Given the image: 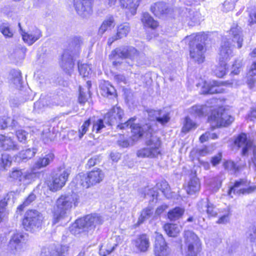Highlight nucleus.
<instances>
[{"label": "nucleus", "mask_w": 256, "mask_h": 256, "mask_svg": "<svg viewBox=\"0 0 256 256\" xmlns=\"http://www.w3.org/2000/svg\"><path fill=\"white\" fill-rule=\"evenodd\" d=\"M78 196L75 193L62 195L57 200L54 211V224L64 218L70 211L74 204L76 206L79 202Z\"/></svg>", "instance_id": "f257e3e1"}, {"label": "nucleus", "mask_w": 256, "mask_h": 256, "mask_svg": "<svg viewBox=\"0 0 256 256\" xmlns=\"http://www.w3.org/2000/svg\"><path fill=\"white\" fill-rule=\"evenodd\" d=\"M152 129L151 128L150 132L146 131L144 132L147 139L146 141V147L137 151L136 156L138 157L154 158L160 154V138L152 134Z\"/></svg>", "instance_id": "f03ea898"}, {"label": "nucleus", "mask_w": 256, "mask_h": 256, "mask_svg": "<svg viewBox=\"0 0 256 256\" xmlns=\"http://www.w3.org/2000/svg\"><path fill=\"white\" fill-rule=\"evenodd\" d=\"M186 40L189 41L190 56L198 64L204 62V53L206 49L204 48L205 36L203 34H192L187 36Z\"/></svg>", "instance_id": "7ed1b4c3"}, {"label": "nucleus", "mask_w": 256, "mask_h": 256, "mask_svg": "<svg viewBox=\"0 0 256 256\" xmlns=\"http://www.w3.org/2000/svg\"><path fill=\"white\" fill-rule=\"evenodd\" d=\"M102 223L101 217L98 214L88 215L76 220L75 223L70 228V230L72 234L76 235L82 231L93 229L96 224Z\"/></svg>", "instance_id": "20e7f679"}, {"label": "nucleus", "mask_w": 256, "mask_h": 256, "mask_svg": "<svg viewBox=\"0 0 256 256\" xmlns=\"http://www.w3.org/2000/svg\"><path fill=\"white\" fill-rule=\"evenodd\" d=\"M185 248V256H200L202 251V243L198 237L191 230H185L184 232Z\"/></svg>", "instance_id": "39448f33"}, {"label": "nucleus", "mask_w": 256, "mask_h": 256, "mask_svg": "<svg viewBox=\"0 0 256 256\" xmlns=\"http://www.w3.org/2000/svg\"><path fill=\"white\" fill-rule=\"evenodd\" d=\"M42 220V214L40 212L29 210L24 214L22 225L26 230L34 232L41 228Z\"/></svg>", "instance_id": "423d86ee"}, {"label": "nucleus", "mask_w": 256, "mask_h": 256, "mask_svg": "<svg viewBox=\"0 0 256 256\" xmlns=\"http://www.w3.org/2000/svg\"><path fill=\"white\" fill-rule=\"evenodd\" d=\"M136 118H132L124 122H122L123 120L118 122L117 128L120 130L125 129L128 126L131 128L132 134V138L134 140H138L140 138L144 135V132L146 131H151V126L148 124H146L142 126L139 124H134Z\"/></svg>", "instance_id": "0eeeda50"}, {"label": "nucleus", "mask_w": 256, "mask_h": 256, "mask_svg": "<svg viewBox=\"0 0 256 256\" xmlns=\"http://www.w3.org/2000/svg\"><path fill=\"white\" fill-rule=\"evenodd\" d=\"M142 54H138V50L132 46H126L116 48L112 51L110 55L112 59L117 58H130L131 60H136L138 64H140V58L144 57Z\"/></svg>", "instance_id": "6e6552de"}, {"label": "nucleus", "mask_w": 256, "mask_h": 256, "mask_svg": "<svg viewBox=\"0 0 256 256\" xmlns=\"http://www.w3.org/2000/svg\"><path fill=\"white\" fill-rule=\"evenodd\" d=\"M208 119L210 122H214L216 126H227L234 120L232 116L222 110L213 112Z\"/></svg>", "instance_id": "1a4fd4ad"}, {"label": "nucleus", "mask_w": 256, "mask_h": 256, "mask_svg": "<svg viewBox=\"0 0 256 256\" xmlns=\"http://www.w3.org/2000/svg\"><path fill=\"white\" fill-rule=\"evenodd\" d=\"M27 236L22 233L14 234L11 237L8 246L10 253L14 254H19L22 250L26 240Z\"/></svg>", "instance_id": "9d476101"}, {"label": "nucleus", "mask_w": 256, "mask_h": 256, "mask_svg": "<svg viewBox=\"0 0 256 256\" xmlns=\"http://www.w3.org/2000/svg\"><path fill=\"white\" fill-rule=\"evenodd\" d=\"M34 174L24 169L13 168L8 174L10 181H18L24 184H28L34 178Z\"/></svg>", "instance_id": "9b49d317"}, {"label": "nucleus", "mask_w": 256, "mask_h": 256, "mask_svg": "<svg viewBox=\"0 0 256 256\" xmlns=\"http://www.w3.org/2000/svg\"><path fill=\"white\" fill-rule=\"evenodd\" d=\"M236 82L234 80H228L224 82L213 81L212 82H205L202 88V92L203 94H214L222 93V90L220 88V85H225L232 87L236 85Z\"/></svg>", "instance_id": "f8f14e48"}, {"label": "nucleus", "mask_w": 256, "mask_h": 256, "mask_svg": "<svg viewBox=\"0 0 256 256\" xmlns=\"http://www.w3.org/2000/svg\"><path fill=\"white\" fill-rule=\"evenodd\" d=\"M256 190L254 186H250V182L246 179H240L235 182L234 185L229 190V194L232 192L238 195L249 194Z\"/></svg>", "instance_id": "ddd939ff"}, {"label": "nucleus", "mask_w": 256, "mask_h": 256, "mask_svg": "<svg viewBox=\"0 0 256 256\" xmlns=\"http://www.w3.org/2000/svg\"><path fill=\"white\" fill-rule=\"evenodd\" d=\"M70 53V50H65L60 60V66L68 74H70L74 66V60L78 57Z\"/></svg>", "instance_id": "4468645a"}, {"label": "nucleus", "mask_w": 256, "mask_h": 256, "mask_svg": "<svg viewBox=\"0 0 256 256\" xmlns=\"http://www.w3.org/2000/svg\"><path fill=\"white\" fill-rule=\"evenodd\" d=\"M74 6L78 14L87 18L92 13V0H74Z\"/></svg>", "instance_id": "2eb2a0df"}, {"label": "nucleus", "mask_w": 256, "mask_h": 256, "mask_svg": "<svg viewBox=\"0 0 256 256\" xmlns=\"http://www.w3.org/2000/svg\"><path fill=\"white\" fill-rule=\"evenodd\" d=\"M124 115V111L120 106H114L106 114L104 120L106 124L112 126L122 121Z\"/></svg>", "instance_id": "dca6fc26"}, {"label": "nucleus", "mask_w": 256, "mask_h": 256, "mask_svg": "<svg viewBox=\"0 0 256 256\" xmlns=\"http://www.w3.org/2000/svg\"><path fill=\"white\" fill-rule=\"evenodd\" d=\"M70 174V171L65 168H60L58 172L53 178L52 183L50 187L51 190L56 192L63 187Z\"/></svg>", "instance_id": "f3484780"}, {"label": "nucleus", "mask_w": 256, "mask_h": 256, "mask_svg": "<svg viewBox=\"0 0 256 256\" xmlns=\"http://www.w3.org/2000/svg\"><path fill=\"white\" fill-rule=\"evenodd\" d=\"M68 247L66 246H56L54 245L42 248V256H66L68 254Z\"/></svg>", "instance_id": "a211bd4d"}, {"label": "nucleus", "mask_w": 256, "mask_h": 256, "mask_svg": "<svg viewBox=\"0 0 256 256\" xmlns=\"http://www.w3.org/2000/svg\"><path fill=\"white\" fill-rule=\"evenodd\" d=\"M155 256H168V246L162 235L156 232V240L154 247Z\"/></svg>", "instance_id": "6ab92c4d"}, {"label": "nucleus", "mask_w": 256, "mask_h": 256, "mask_svg": "<svg viewBox=\"0 0 256 256\" xmlns=\"http://www.w3.org/2000/svg\"><path fill=\"white\" fill-rule=\"evenodd\" d=\"M198 207L200 212H206L209 216L216 217L218 214V208L209 201L208 198L199 201L198 203Z\"/></svg>", "instance_id": "aec40b11"}, {"label": "nucleus", "mask_w": 256, "mask_h": 256, "mask_svg": "<svg viewBox=\"0 0 256 256\" xmlns=\"http://www.w3.org/2000/svg\"><path fill=\"white\" fill-rule=\"evenodd\" d=\"M219 54L220 60H226L232 56V49L231 43L229 39L223 37L220 46V48Z\"/></svg>", "instance_id": "412c9836"}, {"label": "nucleus", "mask_w": 256, "mask_h": 256, "mask_svg": "<svg viewBox=\"0 0 256 256\" xmlns=\"http://www.w3.org/2000/svg\"><path fill=\"white\" fill-rule=\"evenodd\" d=\"M234 144L238 148H242V154L244 156L248 154L249 148L252 146L251 142L248 140L246 135L243 133L237 137Z\"/></svg>", "instance_id": "4be33fe9"}, {"label": "nucleus", "mask_w": 256, "mask_h": 256, "mask_svg": "<svg viewBox=\"0 0 256 256\" xmlns=\"http://www.w3.org/2000/svg\"><path fill=\"white\" fill-rule=\"evenodd\" d=\"M100 88V94L104 96L110 98L116 96V90L108 82H103Z\"/></svg>", "instance_id": "5701e85b"}, {"label": "nucleus", "mask_w": 256, "mask_h": 256, "mask_svg": "<svg viewBox=\"0 0 256 256\" xmlns=\"http://www.w3.org/2000/svg\"><path fill=\"white\" fill-rule=\"evenodd\" d=\"M41 31L38 28H34L33 30L24 32L22 34L24 42L29 45H32L42 36Z\"/></svg>", "instance_id": "b1692460"}, {"label": "nucleus", "mask_w": 256, "mask_h": 256, "mask_svg": "<svg viewBox=\"0 0 256 256\" xmlns=\"http://www.w3.org/2000/svg\"><path fill=\"white\" fill-rule=\"evenodd\" d=\"M134 246L141 252H146L150 246L148 238L146 234H142L133 242Z\"/></svg>", "instance_id": "393cba45"}, {"label": "nucleus", "mask_w": 256, "mask_h": 256, "mask_svg": "<svg viewBox=\"0 0 256 256\" xmlns=\"http://www.w3.org/2000/svg\"><path fill=\"white\" fill-rule=\"evenodd\" d=\"M0 146L4 150H17L18 146L10 137L0 135Z\"/></svg>", "instance_id": "a878e982"}, {"label": "nucleus", "mask_w": 256, "mask_h": 256, "mask_svg": "<svg viewBox=\"0 0 256 256\" xmlns=\"http://www.w3.org/2000/svg\"><path fill=\"white\" fill-rule=\"evenodd\" d=\"M88 174L89 177L88 180L90 181V183L92 186L100 183L104 178V172L99 168L92 170L88 172Z\"/></svg>", "instance_id": "bb28decb"}, {"label": "nucleus", "mask_w": 256, "mask_h": 256, "mask_svg": "<svg viewBox=\"0 0 256 256\" xmlns=\"http://www.w3.org/2000/svg\"><path fill=\"white\" fill-rule=\"evenodd\" d=\"M230 34L232 38V40L236 42L238 48H240L243 42L241 28L238 26L232 27L230 30Z\"/></svg>", "instance_id": "cd10ccee"}, {"label": "nucleus", "mask_w": 256, "mask_h": 256, "mask_svg": "<svg viewBox=\"0 0 256 256\" xmlns=\"http://www.w3.org/2000/svg\"><path fill=\"white\" fill-rule=\"evenodd\" d=\"M82 43L81 38L76 36L72 39L68 48L66 50H70V53L74 56H78L80 51V46Z\"/></svg>", "instance_id": "c85d7f7f"}, {"label": "nucleus", "mask_w": 256, "mask_h": 256, "mask_svg": "<svg viewBox=\"0 0 256 256\" xmlns=\"http://www.w3.org/2000/svg\"><path fill=\"white\" fill-rule=\"evenodd\" d=\"M120 6L123 8L128 10L132 15L136 14V10L138 7L140 0H120Z\"/></svg>", "instance_id": "c756f323"}, {"label": "nucleus", "mask_w": 256, "mask_h": 256, "mask_svg": "<svg viewBox=\"0 0 256 256\" xmlns=\"http://www.w3.org/2000/svg\"><path fill=\"white\" fill-rule=\"evenodd\" d=\"M54 156V154L51 152L42 156L35 163V168L39 169L46 167L53 161Z\"/></svg>", "instance_id": "7c9ffc66"}, {"label": "nucleus", "mask_w": 256, "mask_h": 256, "mask_svg": "<svg viewBox=\"0 0 256 256\" xmlns=\"http://www.w3.org/2000/svg\"><path fill=\"white\" fill-rule=\"evenodd\" d=\"M150 116H154V119H156V121L162 124L167 123L170 119L169 114L168 113L162 114V110H151L148 112Z\"/></svg>", "instance_id": "2f4dec72"}, {"label": "nucleus", "mask_w": 256, "mask_h": 256, "mask_svg": "<svg viewBox=\"0 0 256 256\" xmlns=\"http://www.w3.org/2000/svg\"><path fill=\"white\" fill-rule=\"evenodd\" d=\"M186 21L192 25V23H198L200 20V14L198 12L192 9L186 8L184 12Z\"/></svg>", "instance_id": "473e14b6"}, {"label": "nucleus", "mask_w": 256, "mask_h": 256, "mask_svg": "<svg viewBox=\"0 0 256 256\" xmlns=\"http://www.w3.org/2000/svg\"><path fill=\"white\" fill-rule=\"evenodd\" d=\"M152 12L156 16H160L167 12L168 8L166 4L163 2L155 3L150 8Z\"/></svg>", "instance_id": "72a5a7b5"}, {"label": "nucleus", "mask_w": 256, "mask_h": 256, "mask_svg": "<svg viewBox=\"0 0 256 256\" xmlns=\"http://www.w3.org/2000/svg\"><path fill=\"white\" fill-rule=\"evenodd\" d=\"M184 211V208L176 206L169 210L168 213V218L170 221L174 222L182 218Z\"/></svg>", "instance_id": "f704fd0d"}, {"label": "nucleus", "mask_w": 256, "mask_h": 256, "mask_svg": "<svg viewBox=\"0 0 256 256\" xmlns=\"http://www.w3.org/2000/svg\"><path fill=\"white\" fill-rule=\"evenodd\" d=\"M200 187L198 179L196 177H193L188 182L186 190L188 194H193L200 190Z\"/></svg>", "instance_id": "c9c22d12"}, {"label": "nucleus", "mask_w": 256, "mask_h": 256, "mask_svg": "<svg viewBox=\"0 0 256 256\" xmlns=\"http://www.w3.org/2000/svg\"><path fill=\"white\" fill-rule=\"evenodd\" d=\"M114 26V20L113 16H108L102 22L98 30L100 34H104L106 30H110Z\"/></svg>", "instance_id": "e433bc0d"}, {"label": "nucleus", "mask_w": 256, "mask_h": 256, "mask_svg": "<svg viewBox=\"0 0 256 256\" xmlns=\"http://www.w3.org/2000/svg\"><path fill=\"white\" fill-rule=\"evenodd\" d=\"M163 228L166 234L170 237H176L180 232V228L176 224L166 223Z\"/></svg>", "instance_id": "4c0bfd02"}, {"label": "nucleus", "mask_w": 256, "mask_h": 256, "mask_svg": "<svg viewBox=\"0 0 256 256\" xmlns=\"http://www.w3.org/2000/svg\"><path fill=\"white\" fill-rule=\"evenodd\" d=\"M210 110L209 109V106H192L190 112V114L196 116H200L204 114H206Z\"/></svg>", "instance_id": "58836bf2"}, {"label": "nucleus", "mask_w": 256, "mask_h": 256, "mask_svg": "<svg viewBox=\"0 0 256 256\" xmlns=\"http://www.w3.org/2000/svg\"><path fill=\"white\" fill-rule=\"evenodd\" d=\"M89 177L88 174L83 173L79 174L76 176L75 180L77 185L82 186L84 188H88L92 186L90 183Z\"/></svg>", "instance_id": "ea45409f"}, {"label": "nucleus", "mask_w": 256, "mask_h": 256, "mask_svg": "<svg viewBox=\"0 0 256 256\" xmlns=\"http://www.w3.org/2000/svg\"><path fill=\"white\" fill-rule=\"evenodd\" d=\"M10 80L16 88H20L22 84V74L20 70H12L10 72Z\"/></svg>", "instance_id": "a19ab883"}, {"label": "nucleus", "mask_w": 256, "mask_h": 256, "mask_svg": "<svg viewBox=\"0 0 256 256\" xmlns=\"http://www.w3.org/2000/svg\"><path fill=\"white\" fill-rule=\"evenodd\" d=\"M227 64L226 61L220 60L218 64L213 69L214 74L218 78H222L224 76L227 70Z\"/></svg>", "instance_id": "79ce46f5"}, {"label": "nucleus", "mask_w": 256, "mask_h": 256, "mask_svg": "<svg viewBox=\"0 0 256 256\" xmlns=\"http://www.w3.org/2000/svg\"><path fill=\"white\" fill-rule=\"evenodd\" d=\"M142 22L144 24V26L153 29L156 28L158 26V22L154 20L148 12H144L143 14L142 18Z\"/></svg>", "instance_id": "37998d69"}, {"label": "nucleus", "mask_w": 256, "mask_h": 256, "mask_svg": "<svg viewBox=\"0 0 256 256\" xmlns=\"http://www.w3.org/2000/svg\"><path fill=\"white\" fill-rule=\"evenodd\" d=\"M154 212L153 208L151 206H148L144 208L138 218V224H142L144 221L149 219L152 215Z\"/></svg>", "instance_id": "c03bdc74"}, {"label": "nucleus", "mask_w": 256, "mask_h": 256, "mask_svg": "<svg viewBox=\"0 0 256 256\" xmlns=\"http://www.w3.org/2000/svg\"><path fill=\"white\" fill-rule=\"evenodd\" d=\"M11 164V157L7 154H2L0 161V170H7Z\"/></svg>", "instance_id": "a18cd8bd"}, {"label": "nucleus", "mask_w": 256, "mask_h": 256, "mask_svg": "<svg viewBox=\"0 0 256 256\" xmlns=\"http://www.w3.org/2000/svg\"><path fill=\"white\" fill-rule=\"evenodd\" d=\"M118 244H114L110 240L106 246H102L100 248V254L102 256H106L110 254L117 246Z\"/></svg>", "instance_id": "49530a36"}, {"label": "nucleus", "mask_w": 256, "mask_h": 256, "mask_svg": "<svg viewBox=\"0 0 256 256\" xmlns=\"http://www.w3.org/2000/svg\"><path fill=\"white\" fill-rule=\"evenodd\" d=\"M130 32V26L128 23H124L120 24L117 30L116 34L120 38L126 36Z\"/></svg>", "instance_id": "de8ad7c7"}, {"label": "nucleus", "mask_w": 256, "mask_h": 256, "mask_svg": "<svg viewBox=\"0 0 256 256\" xmlns=\"http://www.w3.org/2000/svg\"><path fill=\"white\" fill-rule=\"evenodd\" d=\"M156 188L160 190L166 197L168 198L170 196V186L166 180L158 182L156 184Z\"/></svg>", "instance_id": "09e8293b"}, {"label": "nucleus", "mask_w": 256, "mask_h": 256, "mask_svg": "<svg viewBox=\"0 0 256 256\" xmlns=\"http://www.w3.org/2000/svg\"><path fill=\"white\" fill-rule=\"evenodd\" d=\"M0 32L6 38H11L13 36L12 30L8 23H2L0 24Z\"/></svg>", "instance_id": "8fccbe9b"}, {"label": "nucleus", "mask_w": 256, "mask_h": 256, "mask_svg": "<svg viewBox=\"0 0 256 256\" xmlns=\"http://www.w3.org/2000/svg\"><path fill=\"white\" fill-rule=\"evenodd\" d=\"M38 150L36 148H28L20 152V157L22 160L30 159L34 157Z\"/></svg>", "instance_id": "3c124183"}, {"label": "nucleus", "mask_w": 256, "mask_h": 256, "mask_svg": "<svg viewBox=\"0 0 256 256\" xmlns=\"http://www.w3.org/2000/svg\"><path fill=\"white\" fill-rule=\"evenodd\" d=\"M78 69L80 74L82 77H88L91 73V69L90 66L86 64H80L78 62Z\"/></svg>", "instance_id": "603ef678"}, {"label": "nucleus", "mask_w": 256, "mask_h": 256, "mask_svg": "<svg viewBox=\"0 0 256 256\" xmlns=\"http://www.w3.org/2000/svg\"><path fill=\"white\" fill-rule=\"evenodd\" d=\"M136 140H134L132 138V136L126 139L122 136L121 138L117 140V144L122 148H128L130 146H132Z\"/></svg>", "instance_id": "864d4df0"}, {"label": "nucleus", "mask_w": 256, "mask_h": 256, "mask_svg": "<svg viewBox=\"0 0 256 256\" xmlns=\"http://www.w3.org/2000/svg\"><path fill=\"white\" fill-rule=\"evenodd\" d=\"M196 128V124L193 122L189 117L185 118L184 126L182 128V132H187L192 128Z\"/></svg>", "instance_id": "5fc2aeb1"}, {"label": "nucleus", "mask_w": 256, "mask_h": 256, "mask_svg": "<svg viewBox=\"0 0 256 256\" xmlns=\"http://www.w3.org/2000/svg\"><path fill=\"white\" fill-rule=\"evenodd\" d=\"M104 122H105L104 119H98L94 120L92 124V131L93 132H95L96 133L101 132L102 129L105 126Z\"/></svg>", "instance_id": "6e6d98bb"}, {"label": "nucleus", "mask_w": 256, "mask_h": 256, "mask_svg": "<svg viewBox=\"0 0 256 256\" xmlns=\"http://www.w3.org/2000/svg\"><path fill=\"white\" fill-rule=\"evenodd\" d=\"M90 120L88 119L85 121L82 125L79 128L78 130V137L81 139L82 136L86 134L88 130L89 127L90 125Z\"/></svg>", "instance_id": "4d7b16f0"}, {"label": "nucleus", "mask_w": 256, "mask_h": 256, "mask_svg": "<svg viewBox=\"0 0 256 256\" xmlns=\"http://www.w3.org/2000/svg\"><path fill=\"white\" fill-rule=\"evenodd\" d=\"M46 108L44 99L40 98L38 101L34 103V109L36 112H39Z\"/></svg>", "instance_id": "13d9d810"}, {"label": "nucleus", "mask_w": 256, "mask_h": 256, "mask_svg": "<svg viewBox=\"0 0 256 256\" xmlns=\"http://www.w3.org/2000/svg\"><path fill=\"white\" fill-rule=\"evenodd\" d=\"M44 99L45 104L46 108H52L54 106H58L61 104V102H60L56 100V98H51L50 97H44Z\"/></svg>", "instance_id": "bf43d9fd"}, {"label": "nucleus", "mask_w": 256, "mask_h": 256, "mask_svg": "<svg viewBox=\"0 0 256 256\" xmlns=\"http://www.w3.org/2000/svg\"><path fill=\"white\" fill-rule=\"evenodd\" d=\"M235 0H226L222 4V10L228 12L234 8Z\"/></svg>", "instance_id": "052dcab7"}, {"label": "nucleus", "mask_w": 256, "mask_h": 256, "mask_svg": "<svg viewBox=\"0 0 256 256\" xmlns=\"http://www.w3.org/2000/svg\"><path fill=\"white\" fill-rule=\"evenodd\" d=\"M248 22L249 26L256 24V8H253L249 12Z\"/></svg>", "instance_id": "680f3d73"}, {"label": "nucleus", "mask_w": 256, "mask_h": 256, "mask_svg": "<svg viewBox=\"0 0 256 256\" xmlns=\"http://www.w3.org/2000/svg\"><path fill=\"white\" fill-rule=\"evenodd\" d=\"M225 169L230 170L232 173L236 172L238 170L235 163L232 161H226L224 164Z\"/></svg>", "instance_id": "e2e57ef3"}, {"label": "nucleus", "mask_w": 256, "mask_h": 256, "mask_svg": "<svg viewBox=\"0 0 256 256\" xmlns=\"http://www.w3.org/2000/svg\"><path fill=\"white\" fill-rule=\"evenodd\" d=\"M36 198V196L33 193H30L29 196L25 199L22 204L20 207H25L30 205L32 202H34Z\"/></svg>", "instance_id": "0e129e2a"}, {"label": "nucleus", "mask_w": 256, "mask_h": 256, "mask_svg": "<svg viewBox=\"0 0 256 256\" xmlns=\"http://www.w3.org/2000/svg\"><path fill=\"white\" fill-rule=\"evenodd\" d=\"M18 140L23 143H25L28 133L23 130H18L16 132Z\"/></svg>", "instance_id": "69168bd1"}, {"label": "nucleus", "mask_w": 256, "mask_h": 256, "mask_svg": "<svg viewBox=\"0 0 256 256\" xmlns=\"http://www.w3.org/2000/svg\"><path fill=\"white\" fill-rule=\"evenodd\" d=\"M250 166L256 172V146L253 148L252 156L251 158Z\"/></svg>", "instance_id": "338daca9"}, {"label": "nucleus", "mask_w": 256, "mask_h": 256, "mask_svg": "<svg viewBox=\"0 0 256 256\" xmlns=\"http://www.w3.org/2000/svg\"><path fill=\"white\" fill-rule=\"evenodd\" d=\"M248 238L252 242H253L256 245V226L252 228L250 232Z\"/></svg>", "instance_id": "774afa93"}]
</instances>
